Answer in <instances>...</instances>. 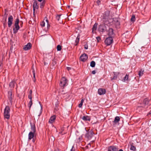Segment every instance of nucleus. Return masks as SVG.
I'll list each match as a JSON object with an SVG mask.
<instances>
[{
    "label": "nucleus",
    "mask_w": 151,
    "mask_h": 151,
    "mask_svg": "<svg viewBox=\"0 0 151 151\" xmlns=\"http://www.w3.org/2000/svg\"><path fill=\"white\" fill-rule=\"evenodd\" d=\"M109 11H106L103 16L102 20L103 22L105 24H109L111 22H113V19L111 18V17L109 16Z\"/></svg>",
    "instance_id": "1"
},
{
    "label": "nucleus",
    "mask_w": 151,
    "mask_h": 151,
    "mask_svg": "<svg viewBox=\"0 0 151 151\" xmlns=\"http://www.w3.org/2000/svg\"><path fill=\"white\" fill-rule=\"evenodd\" d=\"M19 19L18 18H17L16 19L14 22V27L13 28V33L14 34H16L20 28L19 25Z\"/></svg>",
    "instance_id": "2"
},
{
    "label": "nucleus",
    "mask_w": 151,
    "mask_h": 151,
    "mask_svg": "<svg viewBox=\"0 0 151 151\" xmlns=\"http://www.w3.org/2000/svg\"><path fill=\"white\" fill-rule=\"evenodd\" d=\"M10 109L9 106H6L4 110V116L5 118L7 119H9Z\"/></svg>",
    "instance_id": "3"
},
{
    "label": "nucleus",
    "mask_w": 151,
    "mask_h": 151,
    "mask_svg": "<svg viewBox=\"0 0 151 151\" xmlns=\"http://www.w3.org/2000/svg\"><path fill=\"white\" fill-rule=\"evenodd\" d=\"M68 81L64 77H63L60 81V85L61 87L64 88L67 84Z\"/></svg>",
    "instance_id": "4"
},
{
    "label": "nucleus",
    "mask_w": 151,
    "mask_h": 151,
    "mask_svg": "<svg viewBox=\"0 0 151 151\" xmlns=\"http://www.w3.org/2000/svg\"><path fill=\"white\" fill-rule=\"evenodd\" d=\"M103 24H101L99 28V30L100 32H103L106 30V25L108 26L109 24H106L104 23L103 22Z\"/></svg>",
    "instance_id": "5"
},
{
    "label": "nucleus",
    "mask_w": 151,
    "mask_h": 151,
    "mask_svg": "<svg viewBox=\"0 0 151 151\" xmlns=\"http://www.w3.org/2000/svg\"><path fill=\"white\" fill-rule=\"evenodd\" d=\"M94 134L92 131H88L86 134L85 137L88 139H91L93 135Z\"/></svg>",
    "instance_id": "6"
},
{
    "label": "nucleus",
    "mask_w": 151,
    "mask_h": 151,
    "mask_svg": "<svg viewBox=\"0 0 151 151\" xmlns=\"http://www.w3.org/2000/svg\"><path fill=\"white\" fill-rule=\"evenodd\" d=\"M39 3L38 2V1H35L33 5V14L34 15L36 9H37L39 8Z\"/></svg>",
    "instance_id": "7"
},
{
    "label": "nucleus",
    "mask_w": 151,
    "mask_h": 151,
    "mask_svg": "<svg viewBox=\"0 0 151 151\" xmlns=\"http://www.w3.org/2000/svg\"><path fill=\"white\" fill-rule=\"evenodd\" d=\"M113 39L111 37H109L107 38L105 41V43L108 45H110L112 43Z\"/></svg>",
    "instance_id": "8"
},
{
    "label": "nucleus",
    "mask_w": 151,
    "mask_h": 151,
    "mask_svg": "<svg viewBox=\"0 0 151 151\" xmlns=\"http://www.w3.org/2000/svg\"><path fill=\"white\" fill-rule=\"evenodd\" d=\"M13 18L12 15H10L8 17V25L9 27H10L13 23Z\"/></svg>",
    "instance_id": "9"
},
{
    "label": "nucleus",
    "mask_w": 151,
    "mask_h": 151,
    "mask_svg": "<svg viewBox=\"0 0 151 151\" xmlns=\"http://www.w3.org/2000/svg\"><path fill=\"white\" fill-rule=\"evenodd\" d=\"M8 94L9 100L12 104L13 101L12 99L14 98V96L12 95V92L11 91H9L8 92Z\"/></svg>",
    "instance_id": "10"
},
{
    "label": "nucleus",
    "mask_w": 151,
    "mask_h": 151,
    "mask_svg": "<svg viewBox=\"0 0 151 151\" xmlns=\"http://www.w3.org/2000/svg\"><path fill=\"white\" fill-rule=\"evenodd\" d=\"M149 101L148 99H145L143 101V103L142 104L141 107H144L145 108H147V105L148 104Z\"/></svg>",
    "instance_id": "11"
},
{
    "label": "nucleus",
    "mask_w": 151,
    "mask_h": 151,
    "mask_svg": "<svg viewBox=\"0 0 151 151\" xmlns=\"http://www.w3.org/2000/svg\"><path fill=\"white\" fill-rule=\"evenodd\" d=\"M118 148L115 146H111L108 148V151H118Z\"/></svg>",
    "instance_id": "12"
},
{
    "label": "nucleus",
    "mask_w": 151,
    "mask_h": 151,
    "mask_svg": "<svg viewBox=\"0 0 151 151\" xmlns=\"http://www.w3.org/2000/svg\"><path fill=\"white\" fill-rule=\"evenodd\" d=\"M81 61L83 62L86 61L88 58V57L87 55L84 54L82 55L80 58Z\"/></svg>",
    "instance_id": "13"
},
{
    "label": "nucleus",
    "mask_w": 151,
    "mask_h": 151,
    "mask_svg": "<svg viewBox=\"0 0 151 151\" xmlns=\"http://www.w3.org/2000/svg\"><path fill=\"white\" fill-rule=\"evenodd\" d=\"M32 47V45L31 43H28L27 45H25L23 48L25 50H29Z\"/></svg>",
    "instance_id": "14"
},
{
    "label": "nucleus",
    "mask_w": 151,
    "mask_h": 151,
    "mask_svg": "<svg viewBox=\"0 0 151 151\" xmlns=\"http://www.w3.org/2000/svg\"><path fill=\"white\" fill-rule=\"evenodd\" d=\"M106 92V90L103 88H99L98 90V93L100 95L105 94Z\"/></svg>",
    "instance_id": "15"
},
{
    "label": "nucleus",
    "mask_w": 151,
    "mask_h": 151,
    "mask_svg": "<svg viewBox=\"0 0 151 151\" xmlns=\"http://www.w3.org/2000/svg\"><path fill=\"white\" fill-rule=\"evenodd\" d=\"M56 118V116L55 115L51 116L49 121V123L50 124H52L54 122Z\"/></svg>",
    "instance_id": "16"
},
{
    "label": "nucleus",
    "mask_w": 151,
    "mask_h": 151,
    "mask_svg": "<svg viewBox=\"0 0 151 151\" xmlns=\"http://www.w3.org/2000/svg\"><path fill=\"white\" fill-rule=\"evenodd\" d=\"M120 121V118L119 116H116L114 121H113V125L114 126L119 122Z\"/></svg>",
    "instance_id": "17"
},
{
    "label": "nucleus",
    "mask_w": 151,
    "mask_h": 151,
    "mask_svg": "<svg viewBox=\"0 0 151 151\" xmlns=\"http://www.w3.org/2000/svg\"><path fill=\"white\" fill-rule=\"evenodd\" d=\"M108 35L110 37H112L114 35L113 30L112 29L110 28L109 30Z\"/></svg>",
    "instance_id": "18"
},
{
    "label": "nucleus",
    "mask_w": 151,
    "mask_h": 151,
    "mask_svg": "<svg viewBox=\"0 0 151 151\" xmlns=\"http://www.w3.org/2000/svg\"><path fill=\"white\" fill-rule=\"evenodd\" d=\"M34 132H30L28 135V139L30 140L34 136Z\"/></svg>",
    "instance_id": "19"
},
{
    "label": "nucleus",
    "mask_w": 151,
    "mask_h": 151,
    "mask_svg": "<svg viewBox=\"0 0 151 151\" xmlns=\"http://www.w3.org/2000/svg\"><path fill=\"white\" fill-rule=\"evenodd\" d=\"M16 83L15 80H13L9 84V86L12 88H14V86Z\"/></svg>",
    "instance_id": "20"
},
{
    "label": "nucleus",
    "mask_w": 151,
    "mask_h": 151,
    "mask_svg": "<svg viewBox=\"0 0 151 151\" xmlns=\"http://www.w3.org/2000/svg\"><path fill=\"white\" fill-rule=\"evenodd\" d=\"M84 121H90L91 118L90 117L88 116H84L81 118Z\"/></svg>",
    "instance_id": "21"
},
{
    "label": "nucleus",
    "mask_w": 151,
    "mask_h": 151,
    "mask_svg": "<svg viewBox=\"0 0 151 151\" xmlns=\"http://www.w3.org/2000/svg\"><path fill=\"white\" fill-rule=\"evenodd\" d=\"M39 3H40V7L41 8H42L45 3V1H38Z\"/></svg>",
    "instance_id": "22"
},
{
    "label": "nucleus",
    "mask_w": 151,
    "mask_h": 151,
    "mask_svg": "<svg viewBox=\"0 0 151 151\" xmlns=\"http://www.w3.org/2000/svg\"><path fill=\"white\" fill-rule=\"evenodd\" d=\"M80 39V35H78L75 40V45H77Z\"/></svg>",
    "instance_id": "23"
},
{
    "label": "nucleus",
    "mask_w": 151,
    "mask_h": 151,
    "mask_svg": "<svg viewBox=\"0 0 151 151\" xmlns=\"http://www.w3.org/2000/svg\"><path fill=\"white\" fill-rule=\"evenodd\" d=\"M130 146V149L133 151H135L136 150V147L133 145V143L131 144Z\"/></svg>",
    "instance_id": "24"
},
{
    "label": "nucleus",
    "mask_w": 151,
    "mask_h": 151,
    "mask_svg": "<svg viewBox=\"0 0 151 151\" xmlns=\"http://www.w3.org/2000/svg\"><path fill=\"white\" fill-rule=\"evenodd\" d=\"M32 90L31 89L29 91V93L28 96V98L30 100H32Z\"/></svg>",
    "instance_id": "25"
},
{
    "label": "nucleus",
    "mask_w": 151,
    "mask_h": 151,
    "mask_svg": "<svg viewBox=\"0 0 151 151\" xmlns=\"http://www.w3.org/2000/svg\"><path fill=\"white\" fill-rule=\"evenodd\" d=\"M31 129L32 131V132L35 133V127L34 125H32L31 123Z\"/></svg>",
    "instance_id": "26"
},
{
    "label": "nucleus",
    "mask_w": 151,
    "mask_h": 151,
    "mask_svg": "<svg viewBox=\"0 0 151 151\" xmlns=\"http://www.w3.org/2000/svg\"><path fill=\"white\" fill-rule=\"evenodd\" d=\"M144 72V70H140L138 74V75L139 77L142 76Z\"/></svg>",
    "instance_id": "27"
},
{
    "label": "nucleus",
    "mask_w": 151,
    "mask_h": 151,
    "mask_svg": "<svg viewBox=\"0 0 151 151\" xmlns=\"http://www.w3.org/2000/svg\"><path fill=\"white\" fill-rule=\"evenodd\" d=\"M95 62L93 61H92L91 62L90 66L93 68L95 66Z\"/></svg>",
    "instance_id": "28"
},
{
    "label": "nucleus",
    "mask_w": 151,
    "mask_h": 151,
    "mask_svg": "<svg viewBox=\"0 0 151 151\" xmlns=\"http://www.w3.org/2000/svg\"><path fill=\"white\" fill-rule=\"evenodd\" d=\"M97 24L95 23L93 26L92 28L93 31H95L96 30L97 28Z\"/></svg>",
    "instance_id": "29"
},
{
    "label": "nucleus",
    "mask_w": 151,
    "mask_h": 151,
    "mask_svg": "<svg viewBox=\"0 0 151 151\" xmlns=\"http://www.w3.org/2000/svg\"><path fill=\"white\" fill-rule=\"evenodd\" d=\"M32 100H30V101L29 102V103L28 104V106L29 107V108L30 109V108L31 107V106L32 105Z\"/></svg>",
    "instance_id": "30"
},
{
    "label": "nucleus",
    "mask_w": 151,
    "mask_h": 151,
    "mask_svg": "<svg viewBox=\"0 0 151 151\" xmlns=\"http://www.w3.org/2000/svg\"><path fill=\"white\" fill-rule=\"evenodd\" d=\"M44 21H45L47 22V27H50V25L48 24V21L46 17H45L44 20Z\"/></svg>",
    "instance_id": "31"
},
{
    "label": "nucleus",
    "mask_w": 151,
    "mask_h": 151,
    "mask_svg": "<svg viewBox=\"0 0 151 151\" xmlns=\"http://www.w3.org/2000/svg\"><path fill=\"white\" fill-rule=\"evenodd\" d=\"M135 16L134 15H133L131 19V20L132 22H134L135 21Z\"/></svg>",
    "instance_id": "32"
},
{
    "label": "nucleus",
    "mask_w": 151,
    "mask_h": 151,
    "mask_svg": "<svg viewBox=\"0 0 151 151\" xmlns=\"http://www.w3.org/2000/svg\"><path fill=\"white\" fill-rule=\"evenodd\" d=\"M114 76L113 78H111V80H116V79L117 78V76L116 75V73L114 72Z\"/></svg>",
    "instance_id": "33"
},
{
    "label": "nucleus",
    "mask_w": 151,
    "mask_h": 151,
    "mask_svg": "<svg viewBox=\"0 0 151 151\" xmlns=\"http://www.w3.org/2000/svg\"><path fill=\"white\" fill-rule=\"evenodd\" d=\"M129 77V75H126V76L124 77V81H126L128 79Z\"/></svg>",
    "instance_id": "34"
},
{
    "label": "nucleus",
    "mask_w": 151,
    "mask_h": 151,
    "mask_svg": "<svg viewBox=\"0 0 151 151\" xmlns=\"http://www.w3.org/2000/svg\"><path fill=\"white\" fill-rule=\"evenodd\" d=\"M57 48L58 51H60L61 50V46L58 45L57 46Z\"/></svg>",
    "instance_id": "35"
},
{
    "label": "nucleus",
    "mask_w": 151,
    "mask_h": 151,
    "mask_svg": "<svg viewBox=\"0 0 151 151\" xmlns=\"http://www.w3.org/2000/svg\"><path fill=\"white\" fill-rule=\"evenodd\" d=\"M41 25L42 27H44L45 26V21H43L41 23Z\"/></svg>",
    "instance_id": "36"
},
{
    "label": "nucleus",
    "mask_w": 151,
    "mask_h": 151,
    "mask_svg": "<svg viewBox=\"0 0 151 151\" xmlns=\"http://www.w3.org/2000/svg\"><path fill=\"white\" fill-rule=\"evenodd\" d=\"M60 16L61 15H57L56 17V19L58 21H59L60 19Z\"/></svg>",
    "instance_id": "37"
},
{
    "label": "nucleus",
    "mask_w": 151,
    "mask_h": 151,
    "mask_svg": "<svg viewBox=\"0 0 151 151\" xmlns=\"http://www.w3.org/2000/svg\"><path fill=\"white\" fill-rule=\"evenodd\" d=\"M58 106L57 104H55V110L58 111L59 109L58 108Z\"/></svg>",
    "instance_id": "38"
},
{
    "label": "nucleus",
    "mask_w": 151,
    "mask_h": 151,
    "mask_svg": "<svg viewBox=\"0 0 151 151\" xmlns=\"http://www.w3.org/2000/svg\"><path fill=\"white\" fill-rule=\"evenodd\" d=\"M32 72H33V78H35V71L34 70H33Z\"/></svg>",
    "instance_id": "39"
},
{
    "label": "nucleus",
    "mask_w": 151,
    "mask_h": 151,
    "mask_svg": "<svg viewBox=\"0 0 151 151\" xmlns=\"http://www.w3.org/2000/svg\"><path fill=\"white\" fill-rule=\"evenodd\" d=\"M96 39L97 40L98 42H99V41L101 40V38L99 37H96Z\"/></svg>",
    "instance_id": "40"
},
{
    "label": "nucleus",
    "mask_w": 151,
    "mask_h": 151,
    "mask_svg": "<svg viewBox=\"0 0 151 151\" xmlns=\"http://www.w3.org/2000/svg\"><path fill=\"white\" fill-rule=\"evenodd\" d=\"M100 1H96V3L98 5H99L100 4Z\"/></svg>",
    "instance_id": "41"
},
{
    "label": "nucleus",
    "mask_w": 151,
    "mask_h": 151,
    "mask_svg": "<svg viewBox=\"0 0 151 151\" xmlns=\"http://www.w3.org/2000/svg\"><path fill=\"white\" fill-rule=\"evenodd\" d=\"M82 105H83V103H80L78 107L79 108L81 107L82 106Z\"/></svg>",
    "instance_id": "42"
},
{
    "label": "nucleus",
    "mask_w": 151,
    "mask_h": 151,
    "mask_svg": "<svg viewBox=\"0 0 151 151\" xmlns=\"http://www.w3.org/2000/svg\"><path fill=\"white\" fill-rule=\"evenodd\" d=\"M70 151H75V148L73 146L72 147Z\"/></svg>",
    "instance_id": "43"
},
{
    "label": "nucleus",
    "mask_w": 151,
    "mask_h": 151,
    "mask_svg": "<svg viewBox=\"0 0 151 151\" xmlns=\"http://www.w3.org/2000/svg\"><path fill=\"white\" fill-rule=\"evenodd\" d=\"M84 48L85 49H87L88 48V46L87 45H85L84 46Z\"/></svg>",
    "instance_id": "44"
},
{
    "label": "nucleus",
    "mask_w": 151,
    "mask_h": 151,
    "mask_svg": "<svg viewBox=\"0 0 151 151\" xmlns=\"http://www.w3.org/2000/svg\"><path fill=\"white\" fill-rule=\"evenodd\" d=\"M96 71L95 70H93L92 72V73L93 74H95L96 73Z\"/></svg>",
    "instance_id": "45"
},
{
    "label": "nucleus",
    "mask_w": 151,
    "mask_h": 151,
    "mask_svg": "<svg viewBox=\"0 0 151 151\" xmlns=\"http://www.w3.org/2000/svg\"><path fill=\"white\" fill-rule=\"evenodd\" d=\"M67 69L68 70H69L70 69H71L69 67H67Z\"/></svg>",
    "instance_id": "46"
},
{
    "label": "nucleus",
    "mask_w": 151,
    "mask_h": 151,
    "mask_svg": "<svg viewBox=\"0 0 151 151\" xmlns=\"http://www.w3.org/2000/svg\"><path fill=\"white\" fill-rule=\"evenodd\" d=\"M53 64H56V62L55 61H53Z\"/></svg>",
    "instance_id": "47"
},
{
    "label": "nucleus",
    "mask_w": 151,
    "mask_h": 151,
    "mask_svg": "<svg viewBox=\"0 0 151 151\" xmlns=\"http://www.w3.org/2000/svg\"><path fill=\"white\" fill-rule=\"evenodd\" d=\"M4 27H5V26H6V23H4Z\"/></svg>",
    "instance_id": "48"
},
{
    "label": "nucleus",
    "mask_w": 151,
    "mask_h": 151,
    "mask_svg": "<svg viewBox=\"0 0 151 151\" xmlns=\"http://www.w3.org/2000/svg\"><path fill=\"white\" fill-rule=\"evenodd\" d=\"M83 101H84V100H83V99H82L81 100V103H83Z\"/></svg>",
    "instance_id": "49"
},
{
    "label": "nucleus",
    "mask_w": 151,
    "mask_h": 151,
    "mask_svg": "<svg viewBox=\"0 0 151 151\" xmlns=\"http://www.w3.org/2000/svg\"><path fill=\"white\" fill-rule=\"evenodd\" d=\"M118 151H123L122 149H120L119 150H118Z\"/></svg>",
    "instance_id": "50"
},
{
    "label": "nucleus",
    "mask_w": 151,
    "mask_h": 151,
    "mask_svg": "<svg viewBox=\"0 0 151 151\" xmlns=\"http://www.w3.org/2000/svg\"><path fill=\"white\" fill-rule=\"evenodd\" d=\"M149 114H151V110L149 112Z\"/></svg>",
    "instance_id": "51"
},
{
    "label": "nucleus",
    "mask_w": 151,
    "mask_h": 151,
    "mask_svg": "<svg viewBox=\"0 0 151 151\" xmlns=\"http://www.w3.org/2000/svg\"><path fill=\"white\" fill-rule=\"evenodd\" d=\"M20 22H21V25L22 26V24H23V22L22 21H21Z\"/></svg>",
    "instance_id": "52"
},
{
    "label": "nucleus",
    "mask_w": 151,
    "mask_h": 151,
    "mask_svg": "<svg viewBox=\"0 0 151 151\" xmlns=\"http://www.w3.org/2000/svg\"><path fill=\"white\" fill-rule=\"evenodd\" d=\"M68 8L69 9L70 8V6H68Z\"/></svg>",
    "instance_id": "53"
},
{
    "label": "nucleus",
    "mask_w": 151,
    "mask_h": 151,
    "mask_svg": "<svg viewBox=\"0 0 151 151\" xmlns=\"http://www.w3.org/2000/svg\"><path fill=\"white\" fill-rule=\"evenodd\" d=\"M5 22H6V18H5Z\"/></svg>",
    "instance_id": "54"
},
{
    "label": "nucleus",
    "mask_w": 151,
    "mask_h": 151,
    "mask_svg": "<svg viewBox=\"0 0 151 151\" xmlns=\"http://www.w3.org/2000/svg\"><path fill=\"white\" fill-rule=\"evenodd\" d=\"M117 22L118 23V24L119 23L118 22V20H117Z\"/></svg>",
    "instance_id": "55"
},
{
    "label": "nucleus",
    "mask_w": 151,
    "mask_h": 151,
    "mask_svg": "<svg viewBox=\"0 0 151 151\" xmlns=\"http://www.w3.org/2000/svg\"><path fill=\"white\" fill-rule=\"evenodd\" d=\"M41 110H42V107H41Z\"/></svg>",
    "instance_id": "56"
},
{
    "label": "nucleus",
    "mask_w": 151,
    "mask_h": 151,
    "mask_svg": "<svg viewBox=\"0 0 151 151\" xmlns=\"http://www.w3.org/2000/svg\"><path fill=\"white\" fill-rule=\"evenodd\" d=\"M119 74V73H117V74Z\"/></svg>",
    "instance_id": "57"
},
{
    "label": "nucleus",
    "mask_w": 151,
    "mask_h": 151,
    "mask_svg": "<svg viewBox=\"0 0 151 151\" xmlns=\"http://www.w3.org/2000/svg\"><path fill=\"white\" fill-rule=\"evenodd\" d=\"M55 151H58V150H55Z\"/></svg>",
    "instance_id": "58"
}]
</instances>
